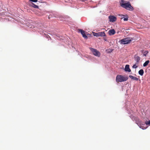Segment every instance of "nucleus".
Listing matches in <instances>:
<instances>
[{
  "label": "nucleus",
  "instance_id": "obj_1",
  "mask_svg": "<svg viewBox=\"0 0 150 150\" xmlns=\"http://www.w3.org/2000/svg\"><path fill=\"white\" fill-rule=\"evenodd\" d=\"M120 6L126 9L132 11L134 10L133 8L131 6L129 2H127L124 0H121L120 1Z\"/></svg>",
  "mask_w": 150,
  "mask_h": 150
},
{
  "label": "nucleus",
  "instance_id": "obj_2",
  "mask_svg": "<svg viewBox=\"0 0 150 150\" xmlns=\"http://www.w3.org/2000/svg\"><path fill=\"white\" fill-rule=\"evenodd\" d=\"M128 79V78L127 76H125L122 75H117L116 77V81L117 83L124 82L127 80Z\"/></svg>",
  "mask_w": 150,
  "mask_h": 150
},
{
  "label": "nucleus",
  "instance_id": "obj_3",
  "mask_svg": "<svg viewBox=\"0 0 150 150\" xmlns=\"http://www.w3.org/2000/svg\"><path fill=\"white\" fill-rule=\"evenodd\" d=\"M132 40L128 38H125L121 40L120 42L121 44H127L130 43Z\"/></svg>",
  "mask_w": 150,
  "mask_h": 150
},
{
  "label": "nucleus",
  "instance_id": "obj_4",
  "mask_svg": "<svg viewBox=\"0 0 150 150\" xmlns=\"http://www.w3.org/2000/svg\"><path fill=\"white\" fill-rule=\"evenodd\" d=\"M91 50L95 56L98 57H99L100 56V53L97 50L93 48H91Z\"/></svg>",
  "mask_w": 150,
  "mask_h": 150
},
{
  "label": "nucleus",
  "instance_id": "obj_5",
  "mask_svg": "<svg viewBox=\"0 0 150 150\" xmlns=\"http://www.w3.org/2000/svg\"><path fill=\"white\" fill-rule=\"evenodd\" d=\"M78 32H80L81 34L82 35L83 37L85 39H87L88 37L85 34V32L82 29H79L78 30Z\"/></svg>",
  "mask_w": 150,
  "mask_h": 150
},
{
  "label": "nucleus",
  "instance_id": "obj_6",
  "mask_svg": "<svg viewBox=\"0 0 150 150\" xmlns=\"http://www.w3.org/2000/svg\"><path fill=\"white\" fill-rule=\"evenodd\" d=\"M109 18L110 21L111 22L115 21L116 20V17L114 16H109Z\"/></svg>",
  "mask_w": 150,
  "mask_h": 150
},
{
  "label": "nucleus",
  "instance_id": "obj_7",
  "mask_svg": "<svg viewBox=\"0 0 150 150\" xmlns=\"http://www.w3.org/2000/svg\"><path fill=\"white\" fill-rule=\"evenodd\" d=\"M108 33L109 35H114L115 33V31L113 29L109 30Z\"/></svg>",
  "mask_w": 150,
  "mask_h": 150
},
{
  "label": "nucleus",
  "instance_id": "obj_8",
  "mask_svg": "<svg viewBox=\"0 0 150 150\" xmlns=\"http://www.w3.org/2000/svg\"><path fill=\"white\" fill-rule=\"evenodd\" d=\"M125 70L126 71L130 72L131 71V69L129 68V65H125Z\"/></svg>",
  "mask_w": 150,
  "mask_h": 150
},
{
  "label": "nucleus",
  "instance_id": "obj_9",
  "mask_svg": "<svg viewBox=\"0 0 150 150\" xmlns=\"http://www.w3.org/2000/svg\"><path fill=\"white\" fill-rule=\"evenodd\" d=\"M135 60L136 61V64H138L139 63L140 60V58L139 56L135 57Z\"/></svg>",
  "mask_w": 150,
  "mask_h": 150
},
{
  "label": "nucleus",
  "instance_id": "obj_10",
  "mask_svg": "<svg viewBox=\"0 0 150 150\" xmlns=\"http://www.w3.org/2000/svg\"><path fill=\"white\" fill-rule=\"evenodd\" d=\"M99 36H106L105 33L104 32H98Z\"/></svg>",
  "mask_w": 150,
  "mask_h": 150
},
{
  "label": "nucleus",
  "instance_id": "obj_11",
  "mask_svg": "<svg viewBox=\"0 0 150 150\" xmlns=\"http://www.w3.org/2000/svg\"><path fill=\"white\" fill-rule=\"evenodd\" d=\"M129 77L132 79H133L134 80L137 81L138 80V79L137 78L134 77L132 75H129Z\"/></svg>",
  "mask_w": 150,
  "mask_h": 150
},
{
  "label": "nucleus",
  "instance_id": "obj_12",
  "mask_svg": "<svg viewBox=\"0 0 150 150\" xmlns=\"http://www.w3.org/2000/svg\"><path fill=\"white\" fill-rule=\"evenodd\" d=\"M138 73L139 75L142 76L144 73V70L142 69H141L139 71Z\"/></svg>",
  "mask_w": 150,
  "mask_h": 150
},
{
  "label": "nucleus",
  "instance_id": "obj_13",
  "mask_svg": "<svg viewBox=\"0 0 150 150\" xmlns=\"http://www.w3.org/2000/svg\"><path fill=\"white\" fill-rule=\"evenodd\" d=\"M149 60H147L146 62L144 63L143 64V66L144 67H146L149 63Z\"/></svg>",
  "mask_w": 150,
  "mask_h": 150
},
{
  "label": "nucleus",
  "instance_id": "obj_14",
  "mask_svg": "<svg viewBox=\"0 0 150 150\" xmlns=\"http://www.w3.org/2000/svg\"><path fill=\"white\" fill-rule=\"evenodd\" d=\"M32 6L34 8H38V6L36 5H35V4L32 3Z\"/></svg>",
  "mask_w": 150,
  "mask_h": 150
},
{
  "label": "nucleus",
  "instance_id": "obj_15",
  "mask_svg": "<svg viewBox=\"0 0 150 150\" xmlns=\"http://www.w3.org/2000/svg\"><path fill=\"white\" fill-rule=\"evenodd\" d=\"M93 35L94 36H96L97 37L99 36L98 33H95V32H93Z\"/></svg>",
  "mask_w": 150,
  "mask_h": 150
},
{
  "label": "nucleus",
  "instance_id": "obj_16",
  "mask_svg": "<svg viewBox=\"0 0 150 150\" xmlns=\"http://www.w3.org/2000/svg\"><path fill=\"white\" fill-rule=\"evenodd\" d=\"M127 16L125 18H122L121 19H123V20L124 21H127L128 20V17L127 16V15H126Z\"/></svg>",
  "mask_w": 150,
  "mask_h": 150
},
{
  "label": "nucleus",
  "instance_id": "obj_17",
  "mask_svg": "<svg viewBox=\"0 0 150 150\" xmlns=\"http://www.w3.org/2000/svg\"><path fill=\"white\" fill-rule=\"evenodd\" d=\"M137 64L136 63L134 64L132 66V68H136L137 67V66L136 65Z\"/></svg>",
  "mask_w": 150,
  "mask_h": 150
},
{
  "label": "nucleus",
  "instance_id": "obj_18",
  "mask_svg": "<svg viewBox=\"0 0 150 150\" xmlns=\"http://www.w3.org/2000/svg\"><path fill=\"white\" fill-rule=\"evenodd\" d=\"M146 125H150V120L148 121H146L145 123Z\"/></svg>",
  "mask_w": 150,
  "mask_h": 150
},
{
  "label": "nucleus",
  "instance_id": "obj_19",
  "mask_svg": "<svg viewBox=\"0 0 150 150\" xmlns=\"http://www.w3.org/2000/svg\"><path fill=\"white\" fill-rule=\"evenodd\" d=\"M29 0L30 1H32V2H36L38 1L37 0Z\"/></svg>",
  "mask_w": 150,
  "mask_h": 150
},
{
  "label": "nucleus",
  "instance_id": "obj_20",
  "mask_svg": "<svg viewBox=\"0 0 150 150\" xmlns=\"http://www.w3.org/2000/svg\"><path fill=\"white\" fill-rule=\"evenodd\" d=\"M118 15L119 16H121V17L123 16H125L124 15H122V14H118Z\"/></svg>",
  "mask_w": 150,
  "mask_h": 150
},
{
  "label": "nucleus",
  "instance_id": "obj_21",
  "mask_svg": "<svg viewBox=\"0 0 150 150\" xmlns=\"http://www.w3.org/2000/svg\"><path fill=\"white\" fill-rule=\"evenodd\" d=\"M145 53H146V54H144V55L146 56V54L148 53V52H147V51H146V52H145Z\"/></svg>",
  "mask_w": 150,
  "mask_h": 150
},
{
  "label": "nucleus",
  "instance_id": "obj_22",
  "mask_svg": "<svg viewBox=\"0 0 150 150\" xmlns=\"http://www.w3.org/2000/svg\"><path fill=\"white\" fill-rule=\"evenodd\" d=\"M140 127L141 128H142L143 129H144L143 128H142V126H140Z\"/></svg>",
  "mask_w": 150,
  "mask_h": 150
},
{
  "label": "nucleus",
  "instance_id": "obj_23",
  "mask_svg": "<svg viewBox=\"0 0 150 150\" xmlns=\"http://www.w3.org/2000/svg\"><path fill=\"white\" fill-rule=\"evenodd\" d=\"M48 36H49V38H50V39H51V37H50V36H49V35H48Z\"/></svg>",
  "mask_w": 150,
  "mask_h": 150
},
{
  "label": "nucleus",
  "instance_id": "obj_24",
  "mask_svg": "<svg viewBox=\"0 0 150 150\" xmlns=\"http://www.w3.org/2000/svg\"><path fill=\"white\" fill-rule=\"evenodd\" d=\"M104 40H105V41H106V39H104Z\"/></svg>",
  "mask_w": 150,
  "mask_h": 150
}]
</instances>
